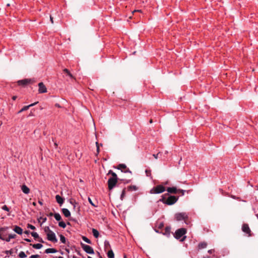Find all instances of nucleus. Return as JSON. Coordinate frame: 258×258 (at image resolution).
I'll list each match as a JSON object with an SVG mask.
<instances>
[{"label":"nucleus","instance_id":"nucleus-1","mask_svg":"<svg viewBox=\"0 0 258 258\" xmlns=\"http://www.w3.org/2000/svg\"><path fill=\"white\" fill-rule=\"evenodd\" d=\"M178 200V197L169 195L168 193L161 196V198L158 201L162 202L167 205H172L175 204Z\"/></svg>","mask_w":258,"mask_h":258},{"label":"nucleus","instance_id":"nucleus-2","mask_svg":"<svg viewBox=\"0 0 258 258\" xmlns=\"http://www.w3.org/2000/svg\"><path fill=\"white\" fill-rule=\"evenodd\" d=\"M186 233V229L184 228H181L176 230L174 237L176 239H179L180 241L183 242L185 240L186 236L185 234Z\"/></svg>","mask_w":258,"mask_h":258},{"label":"nucleus","instance_id":"nucleus-3","mask_svg":"<svg viewBox=\"0 0 258 258\" xmlns=\"http://www.w3.org/2000/svg\"><path fill=\"white\" fill-rule=\"evenodd\" d=\"M165 190V187L162 185H158L150 190L152 194H158L163 192Z\"/></svg>","mask_w":258,"mask_h":258},{"label":"nucleus","instance_id":"nucleus-4","mask_svg":"<svg viewBox=\"0 0 258 258\" xmlns=\"http://www.w3.org/2000/svg\"><path fill=\"white\" fill-rule=\"evenodd\" d=\"M118 178H109L108 180V187L109 190H112L116 185Z\"/></svg>","mask_w":258,"mask_h":258},{"label":"nucleus","instance_id":"nucleus-5","mask_svg":"<svg viewBox=\"0 0 258 258\" xmlns=\"http://www.w3.org/2000/svg\"><path fill=\"white\" fill-rule=\"evenodd\" d=\"M174 217L178 221L181 220H184L185 221L188 219V215L184 212L177 213L175 214Z\"/></svg>","mask_w":258,"mask_h":258},{"label":"nucleus","instance_id":"nucleus-6","mask_svg":"<svg viewBox=\"0 0 258 258\" xmlns=\"http://www.w3.org/2000/svg\"><path fill=\"white\" fill-rule=\"evenodd\" d=\"M81 247L83 248V249L88 254H94V251L93 248L90 246V245L84 244L83 243H81Z\"/></svg>","mask_w":258,"mask_h":258},{"label":"nucleus","instance_id":"nucleus-7","mask_svg":"<svg viewBox=\"0 0 258 258\" xmlns=\"http://www.w3.org/2000/svg\"><path fill=\"white\" fill-rule=\"evenodd\" d=\"M47 238L48 240L53 243L57 242V239L56 237L55 233L53 231H50L49 233H47Z\"/></svg>","mask_w":258,"mask_h":258},{"label":"nucleus","instance_id":"nucleus-8","mask_svg":"<svg viewBox=\"0 0 258 258\" xmlns=\"http://www.w3.org/2000/svg\"><path fill=\"white\" fill-rule=\"evenodd\" d=\"M31 80L29 79H25L23 80H19L17 82L18 85L19 86H25L28 84L31 83Z\"/></svg>","mask_w":258,"mask_h":258},{"label":"nucleus","instance_id":"nucleus-9","mask_svg":"<svg viewBox=\"0 0 258 258\" xmlns=\"http://www.w3.org/2000/svg\"><path fill=\"white\" fill-rule=\"evenodd\" d=\"M38 91L39 93H44L47 92V89L42 82L38 84Z\"/></svg>","mask_w":258,"mask_h":258},{"label":"nucleus","instance_id":"nucleus-10","mask_svg":"<svg viewBox=\"0 0 258 258\" xmlns=\"http://www.w3.org/2000/svg\"><path fill=\"white\" fill-rule=\"evenodd\" d=\"M242 230L243 232L246 234H249V235H250V233L251 232L250 229L249 227V226L247 224H244L242 225Z\"/></svg>","mask_w":258,"mask_h":258},{"label":"nucleus","instance_id":"nucleus-11","mask_svg":"<svg viewBox=\"0 0 258 258\" xmlns=\"http://www.w3.org/2000/svg\"><path fill=\"white\" fill-rule=\"evenodd\" d=\"M38 103V102H36L34 103H32L29 105H27V106H24L20 110H19L18 111V113H20L23 111H26L31 106H33L34 105H35L36 104H37Z\"/></svg>","mask_w":258,"mask_h":258},{"label":"nucleus","instance_id":"nucleus-12","mask_svg":"<svg viewBox=\"0 0 258 258\" xmlns=\"http://www.w3.org/2000/svg\"><path fill=\"white\" fill-rule=\"evenodd\" d=\"M168 193L176 194L178 193V189L176 187H169L167 188Z\"/></svg>","mask_w":258,"mask_h":258},{"label":"nucleus","instance_id":"nucleus-13","mask_svg":"<svg viewBox=\"0 0 258 258\" xmlns=\"http://www.w3.org/2000/svg\"><path fill=\"white\" fill-rule=\"evenodd\" d=\"M170 230L171 227L170 226H166L165 228L164 232H162V233L164 235L169 237L170 235Z\"/></svg>","mask_w":258,"mask_h":258},{"label":"nucleus","instance_id":"nucleus-14","mask_svg":"<svg viewBox=\"0 0 258 258\" xmlns=\"http://www.w3.org/2000/svg\"><path fill=\"white\" fill-rule=\"evenodd\" d=\"M62 213L63 214V215L69 218L71 216V212L70 211L67 209V208H62L61 209Z\"/></svg>","mask_w":258,"mask_h":258},{"label":"nucleus","instance_id":"nucleus-15","mask_svg":"<svg viewBox=\"0 0 258 258\" xmlns=\"http://www.w3.org/2000/svg\"><path fill=\"white\" fill-rule=\"evenodd\" d=\"M13 231L18 234H22L23 233V229L19 226L15 225L14 226Z\"/></svg>","mask_w":258,"mask_h":258},{"label":"nucleus","instance_id":"nucleus-16","mask_svg":"<svg viewBox=\"0 0 258 258\" xmlns=\"http://www.w3.org/2000/svg\"><path fill=\"white\" fill-rule=\"evenodd\" d=\"M55 199L58 204L60 206L64 203V199L61 198L59 195H57L55 196Z\"/></svg>","mask_w":258,"mask_h":258},{"label":"nucleus","instance_id":"nucleus-17","mask_svg":"<svg viewBox=\"0 0 258 258\" xmlns=\"http://www.w3.org/2000/svg\"><path fill=\"white\" fill-rule=\"evenodd\" d=\"M21 190L25 194H28L30 192L29 188L25 184H23L21 186Z\"/></svg>","mask_w":258,"mask_h":258},{"label":"nucleus","instance_id":"nucleus-18","mask_svg":"<svg viewBox=\"0 0 258 258\" xmlns=\"http://www.w3.org/2000/svg\"><path fill=\"white\" fill-rule=\"evenodd\" d=\"M75 205L73 206V209L74 211H76L78 213L80 212V206L78 202H74Z\"/></svg>","mask_w":258,"mask_h":258},{"label":"nucleus","instance_id":"nucleus-19","mask_svg":"<svg viewBox=\"0 0 258 258\" xmlns=\"http://www.w3.org/2000/svg\"><path fill=\"white\" fill-rule=\"evenodd\" d=\"M104 250L105 251H106L107 249H108L109 248H110V249H111V246H110V243L107 240H105L104 241Z\"/></svg>","mask_w":258,"mask_h":258},{"label":"nucleus","instance_id":"nucleus-20","mask_svg":"<svg viewBox=\"0 0 258 258\" xmlns=\"http://www.w3.org/2000/svg\"><path fill=\"white\" fill-rule=\"evenodd\" d=\"M57 252V250L53 248H49L45 250L46 253H54Z\"/></svg>","mask_w":258,"mask_h":258},{"label":"nucleus","instance_id":"nucleus-21","mask_svg":"<svg viewBox=\"0 0 258 258\" xmlns=\"http://www.w3.org/2000/svg\"><path fill=\"white\" fill-rule=\"evenodd\" d=\"M207 243L206 242H202L199 243L198 248L199 249H203L207 247Z\"/></svg>","mask_w":258,"mask_h":258},{"label":"nucleus","instance_id":"nucleus-22","mask_svg":"<svg viewBox=\"0 0 258 258\" xmlns=\"http://www.w3.org/2000/svg\"><path fill=\"white\" fill-rule=\"evenodd\" d=\"M17 235L15 234H11L9 235V236L7 238H5V240L7 242H9L11 239L15 238Z\"/></svg>","mask_w":258,"mask_h":258},{"label":"nucleus","instance_id":"nucleus-23","mask_svg":"<svg viewBox=\"0 0 258 258\" xmlns=\"http://www.w3.org/2000/svg\"><path fill=\"white\" fill-rule=\"evenodd\" d=\"M30 245H31L34 248L37 249L41 248L43 246L42 244L41 243L30 244Z\"/></svg>","mask_w":258,"mask_h":258},{"label":"nucleus","instance_id":"nucleus-24","mask_svg":"<svg viewBox=\"0 0 258 258\" xmlns=\"http://www.w3.org/2000/svg\"><path fill=\"white\" fill-rule=\"evenodd\" d=\"M145 173L147 176L150 177L151 179H152L151 170L149 168H148L145 170Z\"/></svg>","mask_w":258,"mask_h":258},{"label":"nucleus","instance_id":"nucleus-25","mask_svg":"<svg viewBox=\"0 0 258 258\" xmlns=\"http://www.w3.org/2000/svg\"><path fill=\"white\" fill-rule=\"evenodd\" d=\"M117 169L120 170L123 172L122 169H126V166L124 164H119L116 167Z\"/></svg>","mask_w":258,"mask_h":258},{"label":"nucleus","instance_id":"nucleus-26","mask_svg":"<svg viewBox=\"0 0 258 258\" xmlns=\"http://www.w3.org/2000/svg\"><path fill=\"white\" fill-rule=\"evenodd\" d=\"M127 190L130 191H133V190L136 191V190H138L137 186L136 185H130L127 187Z\"/></svg>","mask_w":258,"mask_h":258},{"label":"nucleus","instance_id":"nucleus-27","mask_svg":"<svg viewBox=\"0 0 258 258\" xmlns=\"http://www.w3.org/2000/svg\"><path fill=\"white\" fill-rule=\"evenodd\" d=\"M54 217L57 221H60L61 220V217L58 213H55L54 214Z\"/></svg>","mask_w":258,"mask_h":258},{"label":"nucleus","instance_id":"nucleus-28","mask_svg":"<svg viewBox=\"0 0 258 258\" xmlns=\"http://www.w3.org/2000/svg\"><path fill=\"white\" fill-rule=\"evenodd\" d=\"M92 233H93V236L95 238H98L99 237V233L97 229L93 228L92 229Z\"/></svg>","mask_w":258,"mask_h":258},{"label":"nucleus","instance_id":"nucleus-29","mask_svg":"<svg viewBox=\"0 0 258 258\" xmlns=\"http://www.w3.org/2000/svg\"><path fill=\"white\" fill-rule=\"evenodd\" d=\"M107 254L108 258H114V254L112 249L108 250Z\"/></svg>","mask_w":258,"mask_h":258},{"label":"nucleus","instance_id":"nucleus-30","mask_svg":"<svg viewBox=\"0 0 258 258\" xmlns=\"http://www.w3.org/2000/svg\"><path fill=\"white\" fill-rule=\"evenodd\" d=\"M107 174L111 175L112 176L110 178H118L117 174L111 170H109Z\"/></svg>","mask_w":258,"mask_h":258},{"label":"nucleus","instance_id":"nucleus-31","mask_svg":"<svg viewBox=\"0 0 258 258\" xmlns=\"http://www.w3.org/2000/svg\"><path fill=\"white\" fill-rule=\"evenodd\" d=\"M59 237H60V240L61 243H64V244L66 243V242H67L66 238L62 234H60Z\"/></svg>","mask_w":258,"mask_h":258},{"label":"nucleus","instance_id":"nucleus-32","mask_svg":"<svg viewBox=\"0 0 258 258\" xmlns=\"http://www.w3.org/2000/svg\"><path fill=\"white\" fill-rule=\"evenodd\" d=\"M4 252L7 254V255L5 256V257H9V254L12 255L13 253V249H11L9 250H6L4 251Z\"/></svg>","mask_w":258,"mask_h":258},{"label":"nucleus","instance_id":"nucleus-33","mask_svg":"<svg viewBox=\"0 0 258 258\" xmlns=\"http://www.w3.org/2000/svg\"><path fill=\"white\" fill-rule=\"evenodd\" d=\"M58 226L62 228H65L66 227V224L64 222L60 221L58 222Z\"/></svg>","mask_w":258,"mask_h":258},{"label":"nucleus","instance_id":"nucleus-34","mask_svg":"<svg viewBox=\"0 0 258 258\" xmlns=\"http://www.w3.org/2000/svg\"><path fill=\"white\" fill-rule=\"evenodd\" d=\"M125 188H124L123 190H122L120 199L121 201H122L125 197Z\"/></svg>","mask_w":258,"mask_h":258},{"label":"nucleus","instance_id":"nucleus-35","mask_svg":"<svg viewBox=\"0 0 258 258\" xmlns=\"http://www.w3.org/2000/svg\"><path fill=\"white\" fill-rule=\"evenodd\" d=\"M19 258H25L27 257V255L24 251H21L18 255Z\"/></svg>","mask_w":258,"mask_h":258},{"label":"nucleus","instance_id":"nucleus-36","mask_svg":"<svg viewBox=\"0 0 258 258\" xmlns=\"http://www.w3.org/2000/svg\"><path fill=\"white\" fill-rule=\"evenodd\" d=\"M82 239L83 240V241H84L85 242H86L88 244L92 243L91 241L86 236H83L82 237Z\"/></svg>","mask_w":258,"mask_h":258},{"label":"nucleus","instance_id":"nucleus-37","mask_svg":"<svg viewBox=\"0 0 258 258\" xmlns=\"http://www.w3.org/2000/svg\"><path fill=\"white\" fill-rule=\"evenodd\" d=\"M31 234L32 236H33L35 239H36L37 238H39V235L37 232H32L31 233Z\"/></svg>","mask_w":258,"mask_h":258},{"label":"nucleus","instance_id":"nucleus-38","mask_svg":"<svg viewBox=\"0 0 258 258\" xmlns=\"http://www.w3.org/2000/svg\"><path fill=\"white\" fill-rule=\"evenodd\" d=\"M27 228H29L31 230H35L36 229L35 227L31 224H27Z\"/></svg>","mask_w":258,"mask_h":258},{"label":"nucleus","instance_id":"nucleus-39","mask_svg":"<svg viewBox=\"0 0 258 258\" xmlns=\"http://www.w3.org/2000/svg\"><path fill=\"white\" fill-rule=\"evenodd\" d=\"M44 231H45V232H47V233H49V232H50V231H52V230H51L50 229V228H49V227L48 226H45V227H44Z\"/></svg>","mask_w":258,"mask_h":258},{"label":"nucleus","instance_id":"nucleus-40","mask_svg":"<svg viewBox=\"0 0 258 258\" xmlns=\"http://www.w3.org/2000/svg\"><path fill=\"white\" fill-rule=\"evenodd\" d=\"M88 202H89V203H90V204L92 206H93V207H97V206H96V205H95L93 203V202H92V200L91 199V198H90L88 197Z\"/></svg>","mask_w":258,"mask_h":258},{"label":"nucleus","instance_id":"nucleus-41","mask_svg":"<svg viewBox=\"0 0 258 258\" xmlns=\"http://www.w3.org/2000/svg\"><path fill=\"white\" fill-rule=\"evenodd\" d=\"M2 209L4 210V211H7V212H9L10 211V209L6 206V205H4L2 207Z\"/></svg>","mask_w":258,"mask_h":258},{"label":"nucleus","instance_id":"nucleus-42","mask_svg":"<svg viewBox=\"0 0 258 258\" xmlns=\"http://www.w3.org/2000/svg\"><path fill=\"white\" fill-rule=\"evenodd\" d=\"M163 227H164V223L163 222H161L159 224V225L158 226V228L159 229H161L163 228Z\"/></svg>","mask_w":258,"mask_h":258},{"label":"nucleus","instance_id":"nucleus-43","mask_svg":"<svg viewBox=\"0 0 258 258\" xmlns=\"http://www.w3.org/2000/svg\"><path fill=\"white\" fill-rule=\"evenodd\" d=\"M9 229L8 227H4L0 228V232H4Z\"/></svg>","mask_w":258,"mask_h":258},{"label":"nucleus","instance_id":"nucleus-44","mask_svg":"<svg viewBox=\"0 0 258 258\" xmlns=\"http://www.w3.org/2000/svg\"><path fill=\"white\" fill-rule=\"evenodd\" d=\"M185 192V190L179 189H178V193H181L182 196H183L184 194V192Z\"/></svg>","mask_w":258,"mask_h":258},{"label":"nucleus","instance_id":"nucleus-45","mask_svg":"<svg viewBox=\"0 0 258 258\" xmlns=\"http://www.w3.org/2000/svg\"><path fill=\"white\" fill-rule=\"evenodd\" d=\"M39 255L38 254H33L30 256V258H38L39 257Z\"/></svg>","mask_w":258,"mask_h":258},{"label":"nucleus","instance_id":"nucleus-46","mask_svg":"<svg viewBox=\"0 0 258 258\" xmlns=\"http://www.w3.org/2000/svg\"><path fill=\"white\" fill-rule=\"evenodd\" d=\"M52 142H53L54 146L55 148H57V144L56 143V142L54 140V139L52 138Z\"/></svg>","mask_w":258,"mask_h":258},{"label":"nucleus","instance_id":"nucleus-47","mask_svg":"<svg viewBox=\"0 0 258 258\" xmlns=\"http://www.w3.org/2000/svg\"><path fill=\"white\" fill-rule=\"evenodd\" d=\"M40 219L42 220V222L41 224L45 222L47 220V218L46 217L43 218V217H40Z\"/></svg>","mask_w":258,"mask_h":258},{"label":"nucleus","instance_id":"nucleus-48","mask_svg":"<svg viewBox=\"0 0 258 258\" xmlns=\"http://www.w3.org/2000/svg\"><path fill=\"white\" fill-rule=\"evenodd\" d=\"M125 170H124L123 172L124 173H132V171L128 169V168H127L126 169H125Z\"/></svg>","mask_w":258,"mask_h":258},{"label":"nucleus","instance_id":"nucleus-49","mask_svg":"<svg viewBox=\"0 0 258 258\" xmlns=\"http://www.w3.org/2000/svg\"><path fill=\"white\" fill-rule=\"evenodd\" d=\"M121 181H123L124 183H128L130 182V180L120 179Z\"/></svg>","mask_w":258,"mask_h":258},{"label":"nucleus","instance_id":"nucleus-50","mask_svg":"<svg viewBox=\"0 0 258 258\" xmlns=\"http://www.w3.org/2000/svg\"><path fill=\"white\" fill-rule=\"evenodd\" d=\"M215 251V250L214 249H209L208 251V252L210 254H212L213 252H214Z\"/></svg>","mask_w":258,"mask_h":258},{"label":"nucleus","instance_id":"nucleus-51","mask_svg":"<svg viewBox=\"0 0 258 258\" xmlns=\"http://www.w3.org/2000/svg\"><path fill=\"white\" fill-rule=\"evenodd\" d=\"M67 75L69 76L71 79H73L74 78V77L72 75V74L70 73V72L68 73V74H67Z\"/></svg>","mask_w":258,"mask_h":258},{"label":"nucleus","instance_id":"nucleus-52","mask_svg":"<svg viewBox=\"0 0 258 258\" xmlns=\"http://www.w3.org/2000/svg\"><path fill=\"white\" fill-rule=\"evenodd\" d=\"M38 241L39 242H41V243H44V241H43V240L42 239V238L39 237V238H38Z\"/></svg>","mask_w":258,"mask_h":258},{"label":"nucleus","instance_id":"nucleus-53","mask_svg":"<svg viewBox=\"0 0 258 258\" xmlns=\"http://www.w3.org/2000/svg\"><path fill=\"white\" fill-rule=\"evenodd\" d=\"M74 202H77L75 200H71L70 202V204L73 206L75 205V204Z\"/></svg>","mask_w":258,"mask_h":258},{"label":"nucleus","instance_id":"nucleus-54","mask_svg":"<svg viewBox=\"0 0 258 258\" xmlns=\"http://www.w3.org/2000/svg\"><path fill=\"white\" fill-rule=\"evenodd\" d=\"M74 202H77L75 200H71L70 202V204L73 206L75 205V204Z\"/></svg>","mask_w":258,"mask_h":258},{"label":"nucleus","instance_id":"nucleus-55","mask_svg":"<svg viewBox=\"0 0 258 258\" xmlns=\"http://www.w3.org/2000/svg\"><path fill=\"white\" fill-rule=\"evenodd\" d=\"M63 72L66 74H68L70 71H69V70H68L67 69H64L63 70Z\"/></svg>","mask_w":258,"mask_h":258},{"label":"nucleus","instance_id":"nucleus-56","mask_svg":"<svg viewBox=\"0 0 258 258\" xmlns=\"http://www.w3.org/2000/svg\"><path fill=\"white\" fill-rule=\"evenodd\" d=\"M159 154V153H158V154H153V155L155 159H157L158 158Z\"/></svg>","mask_w":258,"mask_h":258},{"label":"nucleus","instance_id":"nucleus-57","mask_svg":"<svg viewBox=\"0 0 258 258\" xmlns=\"http://www.w3.org/2000/svg\"><path fill=\"white\" fill-rule=\"evenodd\" d=\"M24 240L27 241V242H30L32 241V240L30 239H28V238H25L24 239Z\"/></svg>","mask_w":258,"mask_h":258},{"label":"nucleus","instance_id":"nucleus-58","mask_svg":"<svg viewBox=\"0 0 258 258\" xmlns=\"http://www.w3.org/2000/svg\"><path fill=\"white\" fill-rule=\"evenodd\" d=\"M47 216H50V217L53 216H54V214L51 212L49 214H48Z\"/></svg>","mask_w":258,"mask_h":258},{"label":"nucleus","instance_id":"nucleus-59","mask_svg":"<svg viewBox=\"0 0 258 258\" xmlns=\"http://www.w3.org/2000/svg\"><path fill=\"white\" fill-rule=\"evenodd\" d=\"M24 233L26 234H29V233H30V232L29 231V230H26L24 231Z\"/></svg>","mask_w":258,"mask_h":258},{"label":"nucleus","instance_id":"nucleus-60","mask_svg":"<svg viewBox=\"0 0 258 258\" xmlns=\"http://www.w3.org/2000/svg\"><path fill=\"white\" fill-rule=\"evenodd\" d=\"M0 239L2 240H5V238L2 236V235L0 234Z\"/></svg>","mask_w":258,"mask_h":258},{"label":"nucleus","instance_id":"nucleus-61","mask_svg":"<svg viewBox=\"0 0 258 258\" xmlns=\"http://www.w3.org/2000/svg\"><path fill=\"white\" fill-rule=\"evenodd\" d=\"M50 20L51 23L53 24V18L51 17V16H50Z\"/></svg>","mask_w":258,"mask_h":258},{"label":"nucleus","instance_id":"nucleus-62","mask_svg":"<svg viewBox=\"0 0 258 258\" xmlns=\"http://www.w3.org/2000/svg\"><path fill=\"white\" fill-rule=\"evenodd\" d=\"M17 97L16 96H13L12 97V99L13 100H15L17 99Z\"/></svg>","mask_w":258,"mask_h":258},{"label":"nucleus","instance_id":"nucleus-63","mask_svg":"<svg viewBox=\"0 0 258 258\" xmlns=\"http://www.w3.org/2000/svg\"><path fill=\"white\" fill-rule=\"evenodd\" d=\"M38 203L40 205H43V202L42 201H40V200H39L38 201Z\"/></svg>","mask_w":258,"mask_h":258},{"label":"nucleus","instance_id":"nucleus-64","mask_svg":"<svg viewBox=\"0 0 258 258\" xmlns=\"http://www.w3.org/2000/svg\"><path fill=\"white\" fill-rule=\"evenodd\" d=\"M203 258H211V256H209V255H207L206 256H204Z\"/></svg>","mask_w":258,"mask_h":258}]
</instances>
